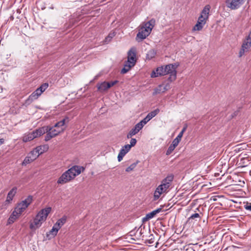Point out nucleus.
Masks as SVG:
<instances>
[{
    "mask_svg": "<svg viewBox=\"0 0 251 251\" xmlns=\"http://www.w3.org/2000/svg\"><path fill=\"white\" fill-rule=\"evenodd\" d=\"M173 179L174 176L170 175L162 180L161 184L156 187L154 192V201L158 200L162 195L168 192Z\"/></svg>",
    "mask_w": 251,
    "mask_h": 251,
    "instance_id": "nucleus-1",
    "label": "nucleus"
},
{
    "mask_svg": "<svg viewBox=\"0 0 251 251\" xmlns=\"http://www.w3.org/2000/svg\"><path fill=\"white\" fill-rule=\"evenodd\" d=\"M155 24V21L151 19L147 22H144L139 27V32L136 36V39L142 40L145 39L151 33Z\"/></svg>",
    "mask_w": 251,
    "mask_h": 251,
    "instance_id": "nucleus-2",
    "label": "nucleus"
},
{
    "mask_svg": "<svg viewBox=\"0 0 251 251\" xmlns=\"http://www.w3.org/2000/svg\"><path fill=\"white\" fill-rule=\"evenodd\" d=\"M50 211V207H47L40 210L33 219V222L30 223V228L31 229H36L40 227L42 223L46 220Z\"/></svg>",
    "mask_w": 251,
    "mask_h": 251,
    "instance_id": "nucleus-3",
    "label": "nucleus"
},
{
    "mask_svg": "<svg viewBox=\"0 0 251 251\" xmlns=\"http://www.w3.org/2000/svg\"><path fill=\"white\" fill-rule=\"evenodd\" d=\"M46 129V133L47 134L45 137V140L48 141L51 138L57 136L65 130V127H61V129H55L54 126H44Z\"/></svg>",
    "mask_w": 251,
    "mask_h": 251,
    "instance_id": "nucleus-4",
    "label": "nucleus"
},
{
    "mask_svg": "<svg viewBox=\"0 0 251 251\" xmlns=\"http://www.w3.org/2000/svg\"><path fill=\"white\" fill-rule=\"evenodd\" d=\"M251 49V30L249 35L243 40L238 56L241 57Z\"/></svg>",
    "mask_w": 251,
    "mask_h": 251,
    "instance_id": "nucleus-5",
    "label": "nucleus"
},
{
    "mask_svg": "<svg viewBox=\"0 0 251 251\" xmlns=\"http://www.w3.org/2000/svg\"><path fill=\"white\" fill-rule=\"evenodd\" d=\"M32 197L31 196H28L25 200L22 201L17 204L16 207L17 210H19V212L22 213L32 202Z\"/></svg>",
    "mask_w": 251,
    "mask_h": 251,
    "instance_id": "nucleus-6",
    "label": "nucleus"
},
{
    "mask_svg": "<svg viewBox=\"0 0 251 251\" xmlns=\"http://www.w3.org/2000/svg\"><path fill=\"white\" fill-rule=\"evenodd\" d=\"M208 18V17H199L197 24L193 27L192 30L193 31L201 30L206 24Z\"/></svg>",
    "mask_w": 251,
    "mask_h": 251,
    "instance_id": "nucleus-7",
    "label": "nucleus"
},
{
    "mask_svg": "<svg viewBox=\"0 0 251 251\" xmlns=\"http://www.w3.org/2000/svg\"><path fill=\"white\" fill-rule=\"evenodd\" d=\"M69 172H71V170H68L59 177L57 181L58 184H65L73 179Z\"/></svg>",
    "mask_w": 251,
    "mask_h": 251,
    "instance_id": "nucleus-8",
    "label": "nucleus"
},
{
    "mask_svg": "<svg viewBox=\"0 0 251 251\" xmlns=\"http://www.w3.org/2000/svg\"><path fill=\"white\" fill-rule=\"evenodd\" d=\"M244 0H226V4L228 7L232 9L238 8L243 3Z\"/></svg>",
    "mask_w": 251,
    "mask_h": 251,
    "instance_id": "nucleus-9",
    "label": "nucleus"
},
{
    "mask_svg": "<svg viewBox=\"0 0 251 251\" xmlns=\"http://www.w3.org/2000/svg\"><path fill=\"white\" fill-rule=\"evenodd\" d=\"M85 170V168L83 167L75 165L71 167L68 170H71V172H69L70 174L73 178L79 175L82 172Z\"/></svg>",
    "mask_w": 251,
    "mask_h": 251,
    "instance_id": "nucleus-10",
    "label": "nucleus"
},
{
    "mask_svg": "<svg viewBox=\"0 0 251 251\" xmlns=\"http://www.w3.org/2000/svg\"><path fill=\"white\" fill-rule=\"evenodd\" d=\"M38 155L34 151V150L31 151L27 155V156L24 160L22 164L23 165H26L35 160Z\"/></svg>",
    "mask_w": 251,
    "mask_h": 251,
    "instance_id": "nucleus-11",
    "label": "nucleus"
},
{
    "mask_svg": "<svg viewBox=\"0 0 251 251\" xmlns=\"http://www.w3.org/2000/svg\"><path fill=\"white\" fill-rule=\"evenodd\" d=\"M170 88V86L169 83L166 84H162L158 86L153 92V95H155L158 94H161L165 92Z\"/></svg>",
    "mask_w": 251,
    "mask_h": 251,
    "instance_id": "nucleus-12",
    "label": "nucleus"
},
{
    "mask_svg": "<svg viewBox=\"0 0 251 251\" xmlns=\"http://www.w3.org/2000/svg\"><path fill=\"white\" fill-rule=\"evenodd\" d=\"M167 75L163 66L157 68L155 70L152 72L151 74V77H156L159 76L165 75Z\"/></svg>",
    "mask_w": 251,
    "mask_h": 251,
    "instance_id": "nucleus-13",
    "label": "nucleus"
},
{
    "mask_svg": "<svg viewBox=\"0 0 251 251\" xmlns=\"http://www.w3.org/2000/svg\"><path fill=\"white\" fill-rule=\"evenodd\" d=\"M17 192V187H14L8 193L6 199L5 201V204H8L12 202L13 198Z\"/></svg>",
    "mask_w": 251,
    "mask_h": 251,
    "instance_id": "nucleus-14",
    "label": "nucleus"
},
{
    "mask_svg": "<svg viewBox=\"0 0 251 251\" xmlns=\"http://www.w3.org/2000/svg\"><path fill=\"white\" fill-rule=\"evenodd\" d=\"M142 229L141 228H140V227L139 228L137 229V231H136V234L139 237H142V239L144 240V235L142 236V234H143V232H142ZM145 240L146 243L152 244V243H153L154 242V236L152 234H151L149 236V238L148 239H145Z\"/></svg>",
    "mask_w": 251,
    "mask_h": 251,
    "instance_id": "nucleus-15",
    "label": "nucleus"
},
{
    "mask_svg": "<svg viewBox=\"0 0 251 251\" xmlns=\"http://www.w3.org/2000/svg\"><path fill=\"white\" fill-rule=\"evenodd\" d=\"M130 146L128 144L125 145L120 150L118 155V160L120 162L123 158L124 156L130 151Z\"/></svg>",
    "mask_w": 251,
    "mask_h": 251,
    "instance_id": "nucleus-16",
    "label": "nucleus"
},
{
    "mask_svg": "<svg viewBox=\"0 0 251 251\" xmlns=\"http://www.w3.org/2000/svg\"><path fill=\"white\" fill-rule=\"evenodd\" d=\"M176 66L175 64H170L167 65H166L164 67V69L166 72V74H173L176 77Z\"/></svg>",
    "mask_w": 251,
    "mask_h": 251,
    "instance_id": "nucleus-17",
    "label": "nucleus"
},
{
    "mask_svg": "<svg viewBox=\"0 0 251 251\" xmlns=\"http://www.w3.org/2000/svg\"><path fill=\"white\" fill-rule=\"evenodd\" d=\"M46 129L44 126L38 128L31 133L34 139L38 138L46 133Z\"/></svg>",
    "mask_w": 251,
    "mask_h": 251,
    "instance_id": "nucleus-18",
    "label": "nucleus"
},
{
    "mask_svg": "<svg viewBox=\"0 0 251 251\" xmlns=\"http://www.w3.org/2000/svg\"><path fill=\"white\" fill-rule=\"evenodd\" d=\"M162 210L161 208H157L151 212H150L146 214V216L143 218V221H148L152 218H153L157 214L159 213Z\"/></svg>",
    "mask_w": 251,
    "mask_h": 251,
    "instance_id": "nucleus-19",
    "label": "nucleus"
},
{
    "mask_svg": "<svg viewBox=\"0 0 251 251\" xmlns=\"http://www.w3.org/2000/svg\"><path fill=\"white\" fill-rule=\"evenodd\" d=\"M41 91L39 90L38 88L34 91L28 97L27 100H26L27 102H32L33 100L37 99L38 97L41 95L42 94Z\"/></svg>",
    "mask_w": 251,
    "mask_h": 251,
    "instance_id": "nucleus-20",
    "label": "nucleus"
},
{
    "mask_svg": "<svg viewBox=\"0 0 251 251\" xmlns=\"http://www.w3.org/2000/svg\"><path fill=\"white\" fill-rule=\"evenodd\" d=\"M127 60L133 62L135 63L136 62V50L134 48H131L128 52Z\"/></svg>",
    "mask_w": 251,
    "mask_h": 251,
    "instance_id": "nucleus-21",
    "label": "nucleus"
},
{
    "mask_svg": "<svg viewBox=\"0 0 251 251\" xmlns=\"http://www.w3.org/2000/svg\"><path fill=\"white\" fill-rule=\"evenodd\" d=\"M48 149L49 146L48 145H44L37 147L34 149V151L39 156L40 154L47 151Z\"/></svg>",
    "mask_w": 251,
    "mask_h": 251,
    "instance_id": "nucleus-22",
    "label": "nucleus"
},
{
    "mask_svg": "<svg viewBox=\"0 0 251 251\" xmlns=\"http://www.w3.org/2000/svg\"><path fill=\"white\" fill-rule=\"evenodd\" d=\"M98 90L100 92H103L107 91L109 88V85L108 82L103 81L101 83H99L97 85Z\"/></svg>",
    "mask_w": 251,
    "mask_h": 251,
    "instance_id": "nucleus-23",
    "label": "nucleus"
},
{
    "mask_svg": "<svg viewBox=\"0 0 251 251\" xmlns=\"http://www.w3.org/2000/svg\"><path fill=\"white\" fill-rule=\"evenodd\" d=\"M21 214L22 213L21 212H19V210H17V208L15 207L14 211L12 212L8 219V223L9 224L11 223H13L21 215Z\"/></svg>",
    "mask_w": 251,
    "mask_h": 251,
    "instance_id": "nucleus-24",
    "label": "nucleus"
},
{
    "mask_svg": "<svg viewBox=\"0 0 251 251\" xmlns=\"http://www.w3.org/2000/svg\"><path fill=\"white\" fill-rule=\"evenodd\" d=\"M69 122V118L68 117H66L63 120L60 121L56 123L54 127H57L58 129H61V127H65L64 126L68 124Z\"/></svg>",
    "mask_w": 251,
    "mask_h": 251,
    "instance_id": "nucleus-25",
    "label": "nucleus"
},
{
    "mask_svg": "<svg viewBox=\"0 0 251 251\" xmlns=\"http://www.w3.org/2000/svg\"><path fill=\"white\" fill-rule=\"evenodd\" d=\"M34 138L31 132L25 133L23 137L22 140L24 142H27L33 140Z\"/></svg>",
    "mask_w": 251,
    "mask_h": 251,
    "instance_id": "nucleus-26",
    "label": "nucleus"
},
{
    "mask_svg": "<svg viewBox=\"0 0 251 251\" xmlns=\"http://www.w3.org/2000/svg\"><path fill=\"white\" fill-rule=\"evenodd\" d=\"M156 55V51L152 49L149 50L146 55V58L148 60H151L154 58Z\"/></svg>",
    "mask_w": 251,
    "mask_h": 251,
    "instance_id": "nucleus-27",
    "label": "nucleus"
},
{
    "mask_svg": "<svg viewBox=\"0 0 251 251\" xmlns=\"http://www.w3.org/2000/svg\"><path fill=\"white\" fill-rule=\"evenodd\" d=\"M60 228V226L56 223L53 226L50 232L53 235L55 236L57 234L58 231L59 230Z\"/></svg>",
    "mask_w": 251,
    "mask_h": 251,
    "instance_id": "nucleus-28",
    "label": "nucleus"
},
{
    "mask_svg": "<svg viewBox=\"0 0 251 251\" xmlns=\"http://www.w3.org/2000/svg\"><path fill=\"white\" fill-rule=\"evenodd\" d=\"M210 7L209 5H206L202 10L200 16H206L209 14Z\"/></svg>",
    "mask_w": 251,
    "mask_h": 251,
    "instance_id": "nucleus-29",
    "label": "nucleus"
},
{
    "mask_svg": "<svg viewBox=\"0 0 251 251\" xmlns=\"http://www.w3.org/2000/svg\"><path fill=\"white\" fill-rule=\"evenodd\" d=\"M159 112L158 109H156L155 110L150 112L147 115L148 116V118H149L150 120L154 117Z\"/></svg>",
    "mask_w": 251,
    "mask_h": 251,
    "instance_id": "nucleus-30",
    "label": "nucleus"
},
{
    "mask_svg": "<svg viewBox=\"0 0 251 251\" xmlns=\"http://www.w3.org/2000/svg\"><path fill=\"white\" fill-rule=\"evenodd\" d=\"M115 36V33L114 32H111L109 33L108 35L105 38L104 42L105 43H109Z\"/></svg>",
    "mask_w": 251,
    "mask_h": 251,
    "instance_id": "nucleus-31",
    "label": "nucleus"
},
{
    "mask_svg": "<svg viewBox=\"0 0 251 251\" xmlns=\"http://www.w3.org/2000/svg\"><path fill=\"white\" fill-rule=\"evenodd\" d=\"M139 131L135 128L131 129L127 135L128 139L130 138L132 136L136 134Z\"/></svg>",
    "mask_w": 251,
    "mask_h": 251,
    "instance_id": "nucleus-32",
    "label": "nucleus"
},
{
    "mask_svg": "<svg viewBox=\"0 0 251 251\" xmlns=\"http://www.w3.org/2000/svg\"><path fill=\"white\" fill-rule=\"evenodd\" d=\"M66 217L65 216L63 217L62 218L59 219L57 222L56 224L60 226L61 228L66 223Z\"/></svg>",
    "mask_w": 251,
    "mask_h": 251,
    "instance_id": "nucleus-33",
    "label": "nucleus"
},
{
    "mask_svg": "<svg viewBox=\"0 0 251 251\" xmlns=\"http://www.w3.org/2000/svg\"><path fill=\"white\" fill-rule=\"evenodd\" d=\"M138 163V161H136V162L132 163L129 167L126 168V171L127 172H129L133 171L134 169V168L136 167Z\"/></svg>",
    "mask_w": 251,
    "mask_h": 251,
    "instance_id": "nucleus-34",
    "label": "nucleus"
},
{
    "mask_svg": "<svg viewBox=\"0 0 251 251\" xmlns=\"http://www.w3.org/2000/svg\"><path fill=\"white\" fill-rule=\"evenodd\" d=\"M49 87V84L48 83H44L42 84L39 88L38 89L40 91H41L42 93H43Z\"/></svg>",
    "mask_w": 251,
    "mask_h": 251,
    "instance_id": "nucleus-35",
    "label": "nucleus"
},
{
    "mask_svg": "<svg viewBox=\"0 0 251 251\" xmlns=\"http://www.w3.org/2000/svg\"><path fill=\"white\" fill-rule=\"evenodd\" d=\"M130 70V66L124 65V68L121 70V73L125 74Z\"/></svg>",
    "mask_w": 251,
    "mask_h": 251,
    "instance_id": "nucleus-36",
    "label": "nucleus"
},
{
    "mask_svg": "<svg viewBox=\"0 0 251 251\" xmlns=\"http://www.w3.org/2000/svg\"><path fill=\"white\" fill-rule=\"evenodd\" d=\"M144 126L140 122L139 123H137L135 125L134 127L138 131H139L141 129H142Z\"/></svg>",
    "mask_w": 251,
    "mask_h": 251,
    "instance_id": "nucleus-37",
    "label": "nucleus"
},
{
    "mask_svg": "<svg viewBox=\"0 0 251 251\" xmlns=\"http://www.w3.org/2000/svg\"><path fill=\"white\" fill-rule=\"evenodd\" d=\"M175 149V147H173L172 145H171L167 151L166 154L167 155L171 154Z\"/></svg>",
    "mask_w": 251,
    "mask_h": 251,
    "instance_id": "nucleus-38",
    "label": "nucleus"
},
{
    "mask_svg": "<svg viewBox=\"0 0 251 251\" xmlns=\"http://www.w3.org/2000/svg\"><path fill=\"white\" fill-rule=\"evenodd\" d=\"M200 218V214L199 213H195L192 215L188 218V220H190L191 219H194L195 218Z\"/></svg>",
    "mask_w": 251,
    "mask_h": 251,
    "instance_id": "nucleus-39",
    "label": "nucleus"
},
{
    "mask_svg": "<svg viewBox=\"0 0 251 251\" xmlns=\"http://www.w3.org/2000/svg\"><path fill=\"white\" fill-rule=\"evenodd\" d=\"M125 64L127 66H130V68L131 69L135 65V63L130 61L127 60V61L125 62Z\"/></svg>",
    "mask_w": 251,
    "mask_h": 251,
    "instance_id": "nucleus-40",
    "label": "nucleus"
},
{
    "mask_svg": "<svg viewBox=\"0 0 251 251\" xmlns=\"http://www.w3.org/2000/svg\"><path fill=\"white\" fill-rule=\"evenodd\" d=\"M151 120L148 118L147 116L145 118H144L140 122L144 126L149 121Z\"/></svg>",
    "mask_w": 251,
    "mask_h": 251,
    "instance_id": "nucleus-41",
    "label": "nucleus"
},
{
    "mask_svg": "<svg viewBox=\"0 0 251 251\" xmlns=\"http://www.w3.org/2000/svg\"><path fill=\"white\" fill-rule=\"evenodd\" d=\"M179 142L180 141L179 140H178L177 139L175 138L173 141V142H172L171 145H172L173 147L176 148L178 145Z\"/></svg>",
    "mask_w": 251,
    "mask_h": 251,
    "instance_id": "nucleus-42",
    "label": "nucleus"
},
{
    "mask_svg": "<svg viewBox=\"0 0 251 251\" xmlns=\"http://www.w3.org/2000/svg\"><path fill=\"white\" fill-rule=\"evenodd\" d=\"M136 142H137V141H136V139L132 138L130 142V144L129 145V146H130V148L134 146L135 145V144H136Z\"/></svg>",
    "mask_w": 251,
    "mask_h": 251,
    "instance_id": "nucleus-43",
    "label": "nucleus"
},
{
    "mask_svg": "<svg viewBox=\"0 0 251 251\" xmlns=\"http://www.w3.org/2000/svg\"><path fill=\"white\" fill-rule=\"evenodd\" d=\"M244 208L246 210L251 211V203H247L244 205Z\"/></svg>",
    "mask_w": 251,
    "mask_h": 251,
    "instance_id": "nucleus-44",
    "label": "nucleus"
},
{
    "mask_svg": "<svg viewBox=\"0 0 251 251\" xmlns=\"http://www.w3.org/2000/svg\"><path fill=\"white\" fill-rule=\"evenodd\" d=\"M118 82V80H114V81H111V82H108V84L109 85V88L110 87L113 86L115 84H116Z\"/></svg>",
    "mask_w": 251,
    "mask_h": 251,
    "instance_id": "nucleus-45",
    "label": "nucleus"
},
{
    "mask_svg": "<svg viewBox=\"0 0 251 251\" xmlns=\"http://www.w3.org/2000/svg\"><path fill=\"white\" fill-rule=\"evenodd\" d=\"M182 136H183V134H182V133L180 132L176 138L178 140L180 141Z\"/></svg>",
    "mask_w": 251,
    "mask_h": 251,
    "instance_id": "nucleus-46",
    "label": "nucleus"
},
{
    "mask_svg": "<svg viewBox=\"0 0 251 251\" xmlns=\"http://www.w3.org/2000/svg\"><path fill=\"white\" fill-rule=\"evenodd\" d=\"M186 128H187V126H186L184 127H183V128H182V129L180 133H182V134H183L184 132L186 131Z\"/></svg>",
    "mask_w": 251,
    "mask_h": 251,
    "instance_id": "nucleus-47",
    "label": "nucleus"
},
{
    "mask_svg": "<svg viewBox=\"0 0 251 251\" xmlns=\"http://www.w3.org/2000/svg\"><path fill=\"white\" fill-rule=\"evenodd\" d=\"M4 140L3 139H2V138L0 139V145L3 144L4 143Z\"/></svg>",
    "mask_w": 251,
    "mask_h": 251,
    "instance_id": "nucleus-48",
    "label": "nucleus"
},
{
    "mask_svg": "<svg viewBox=\"0 0 251 251\" xmlns=\"http://www.w3.org/2000/svg\"><path fill=\"white\" fill-rule=\"evenodd\" d=\"M11 20H13V17H11Z\"/></svg>",
    "mask_w": 251,
    "mask_h": 251,
    "instance_id": "nucleus-49",
    "label": "nucleus"
}]
</instances>
